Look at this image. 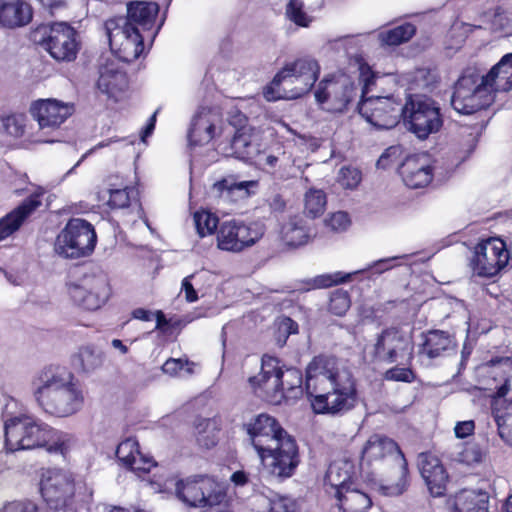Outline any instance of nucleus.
<instances>
[{
	"label": "nucleus",
	"mask_w": 512,
	"mask_h": 512,
	"mask_svg": "<svg viewBox=\"0 0 512 512\" xmlns=\"http://www.w3.org/2000/svg\"><path fill=\"white\" fill-rule=\"evenodd\" d=\"M193 221L197 234L201 238L214 234L219 223L218 217L206 210L196 211L193 215Z\"/></svg>",
	"instance_id": "a18cd8bd"
},
{
	"label": "nucleus",
	"mask_w": 512,
	"mask_h": 512,
	"mask_svg": "<svg viewBox=\"0 0 512 512\" xmlns=\"http://www.w3.org/2000/svg\"><path fill=\"white\" fill-rule=\"evenodd\" d=\"M219 115L210 110L203 108L193 118L188 138L192 146L203 145L209 143L215 136L216 130L219 129Z\"/></svg>",
	"instance_id": "cd10ccee"
},
{
	"label": "nucleus",
	"mask_w": 512,
	"mask_h": 512,
	"mask_svg": "<svg viewBox=\"0 0 512 512\" xmlns=\"http://www.w3.org/2000/svg\"><path fill=\"white\" fill-rule=\"evenodd\" d=\"M108 194V205L112 208L121 209L128 207L131 199L135 197V190L127 186L124 188H110Z\"/></svg>",
	"instance_id": "de8ad7c7"
},
{
	"label": "nucleus",
	"mask_w": 512,
	"mask_h": 512,
	"mask_svg": "<svg viewBox=\"0 0 512 512\" xmlns=\"http://www.w3.org/2000/svg\"><path fill=\"white\" fill-rule=\"evenodd\" d=\"M1 417L5 448L9 452L44 449L49 454L66 457L77 447L74 434L56 429L27 413L23 403L5 396Z\"/></svg>",
	"instance_id": "f257e3e1"
},
{
	"label": "nucleus",
	"mask_w": 512,
	"mask_h": 512,
	"mask_svg": "<svg viewBox=\"0 0 512 512\" xmlns=\"http://www.w3.org/2000/svg\"><path fill=\"white\" fill-rule=\"evenodd\" d=\"M481 457V450L476 444H466L461 446L455 456V460L460 463L471 465L473 463H478L481 460Z\"/></svg>",
	"instance_id": "13d9d810"
},
{
	"label": "nucleus",
	"mask_w": 512,
	"mask_h": 512,
	"mask_svg": "<svg viewBox=\"0 0 512 512\" xmlns=\"http://www.w3.org/2000/svg\"><path fill=\"white\" fill-rule=\"evenodd\" d=\"M357 94L352 78L344 73H338L329 75L319 82L315 90V99L324 110L341 113L347 109Z\"/></svg>",
	"instance_id": "ddd939ff"
},
{
	"label": "nucleus",
	"mask_w": 512,
	"mask_h": 512,
	"mask_svg": "<svg viewBox=\"0 0 512 512\" xmlns=\"http://www.w3.org/2000/svg\"><path fill=\"white\" fill-rule=\"evenodd\" d=\"M32 394L45 414L57 418L77 414L85 401L84 392L73 374L55 366L42 369L33 378Z\"/></svg>",
	"instance_id": "20e7f679"
},
{
	"label": "nucleus",
	"mask_w": 512,
	"mask_h": 512,
	"mask_svg": "<svg viewBox=\"0 0 512 512\" xmlns=\"http://www.w3.org/2000/svg\"><path fill=\"white\" fill-rule=\"evenodd\" d=\"M511 21L512 17L510 13L501 8H497L490 19V27L495 31L504 30L509 26Z\"/></svg>",
	"instance_id": "052dcab7"
},
{
	"label": "nucleus",
	"mask_w": 512,
	"mask_h": 512,
	"mask_svg": "<svg viewBox=\"0 0 512 512\" xmlns=\"http://www.w3.org/2000/svg\"><path fill=\"white\" fill-rule=\"evenodd\" d=\"M356 475L355 466L348 460L332 462L324 478V487L328 495H341L347 488H352Z\"/></svg>",
	"instance_id": "a878e982"
},
{
	"label": "nucleus",
	"mask_w": 512,
	"mask_h": 512,
	"mask_svg": "<svg viewBox=\"0 0 512 512\" xmlns=\"http://www.w3.org/2000/svg\"><path fill=\"white\" fill-rule=\"evenodd\" d=\"M99 508L101 509V512H149L135 505L122 507L111 504H102Z\"/></svg>",
	"instance_id": "338daca9"
},
{
	"label": "nucleus",
	"mask_w": 512,
	"mask_h": 512,
	"mask_svg": "<svg viewBox=\"0 0 512 512\" xmlns=\"http://www.w3.org/2000/svg\"><path fill=\"white\" fill-rule=\"evenodd\" d=\"M489 496L486 492L463 490L451 504L453 512H488Z\"/></svg>",
	"instance_id": "c9c22d12"
},
{
	"label": "nucleus",
	"mask_w": 512,
	"mask_h": 512,
	"mask_svg": "<svg viewBox=\"0 0 512 512\" xmlns=\"http://www.w3.org/2000/svg\"><path fill=\"white\" fill-rule=\"evenodd\" d=\"M268 499L269 512H296V502L287 496L276 493L271 494Z\"/></svg>",
	"instance_id": "3c124183"
},
{
	"label": "nucleus",
	"mask_w": 512,
	"mask_h": 512,
	"mask_svg": "<svg viewBox=\"0 0 512 512\" xmlns=\"http://www.w3.org/2000/svg\"><path fill=\"white\" fill-rule=\"evenodd\" d=\"M281 390L283 398L298 397L302 394V374L296 368H281Z\"/></svg>",
	"instance_id": "37998d69"
},
{
	"label": "nucleus",
	"mask_w": 512,
	"mask_h": 512,
	"mask_svg": "<svg viewBox=\"0 0 512 512\" xmlns=\"http://www.w3.org/2000/svg\"><path fill=\"white\" fill-rule=\"evenodd\" d=\"M264 234L262 224H245L230 220L220 224L217 234V247L222 251L238 253L253 246Z\"/></svg>",
	"instance_id": "a211bd4d"
},
{
	"label": "nucleus",
	"mask_w": 512,
	"mask_h": 512,
	"mask_svg": "<svg viewBox=\"0 0 512 512\" xmlns=\"http://www.w3.org/2000/svg\"><path fill=\"white\" fill-rule=\"evenodd\" d=\"M359 78L363 83L361 100L358 104L359 113L371 125L380 129L393 128L401 118L402 102L394 96H367L370 85L376 78V73L364 62L357 58Z\"/></svg>",
	"instance_id": "423d86ee"
},
{
	"label": "nucleus",
	"mask_w": 512,
	"mask_h": 512,
	"mask_svg": "<svg viewBox=\"0 0 512 512\" xmlns=\"http://www.w3.org/2000/svg\"><path fill=\"white\" fill-rule=\"evenodd\" d=\"M475 423L473 420L457 422L454 427V433L457 438L463 439L474 433Z\"/></svg>",
	"instance_id": "0e129e2a"
},
{
	"label": "nucleus",
	"mask_w": 512,
	"mask_h": 512,
	"mask_svg": "<svg viewBox=\"0 0 512 512\" xmlns=\"http://www.w3.org/2000/svg\"><path fill=\"white\" fill-rule=\"evenodd\" d=\"M361 172L355 167H342L337 181L345 189H355L361 182Z\"/></svg>",
	"instance_id": "864d4df0"
},
{
	"label": "nucleus",
	"mask_w": 512,
	"mask_h": 512,
	"mask_svg": "<svg viewBox=\"0 0 512 512\" xmlns=\"http://www.w3.org/2000/svg\"><path fill=\"white\" fill-rule=\"evenodd\" d=\"M491 93L512 89V53L504 55L491 70L482 76Z\"/></svg>",
	"instance_id": "473e14b6"
},
{
	"label": "nucleus",
	"mask_w": 512,
	"mask_h": 512,
	"mask_svg": "<svg viewBox=\"0 0 512 512\" xmlns=\"http://www.w3.org/2000/svg\"><path fill=\"white\" fill-rule=\"evenodd\" d=\"M416 32L413 24L405 23L395 28L381 31L378 39L383 45L396 46L410 40Z\"/></svg>",
	"instance_id": "79ce46f5"
},
{
	"label": "nucleus",
	"mask_w": 512,
	"mask_h": 512,
	"mask_svg": "<svg viewBox=\"0 0 512 512\" xmlns=\"http://www.w3.org/2000/svg\"><path fill=\"white\" fill-rule=\"evenodd\" d=\"M384 377L386 380L389 381H401V382H407L410 383L414 380L415 375L413 371L407 367H393L388 369Z\"/></svg>",
	"instance_id": "bf43d9fd"
},
{
	"label": "nucleus",
	"mask_w": 512,
	"mask_h": 512,
	"mask_svg": "<svg viewBox=\"0 0 512 512\" xmlns=\"http://www.w3.org/2000/svg\"><path fill=\"white\" fill-rule=\"evenodd\" d=\"M453 348L451 337L442 331H430L425 336L421 352L429 358L440 357Z\"/></svg>",
	"instance_id": "58836bf2"
},
{
	"label": "nucleus",
	"mask_w": 512,
	"mask_h": 512,
	"mask_svg": "<svg viewBox=\"0 0 512 512\" xmlns=\"http://www.w3.org/2000/svg\"><path fill=\"white\" fill-rule=\"evenodd\" d=\"M77 359L84 372H92L102 366L104 355L93 345H85L79 348Z\"/></svg>",
	"instance_id": "c03bdc74"
},
{
	"label": "nucleus",
	"mask_w": 512,
	"mask_h": 512,
	"mask_svg": "<svg viewBox=\"0 0 512 512\" xmlns=\"http://www.w3.org/2000/svg\"><path fill=\"white\" fill-rule=\"evenodd\" d=\"M306 391L315 413L340 415L357 403L355 379L349 368L330 356H317L306 368Z\"/></svg>",
	"instance_id": "f03ea898"
},
{
	"label": "nucleus",
	"mask_w": 512,
	"mask_h": 512,
	"mask_svg": "<svg viewBox=\"0 0 512 512\" xmlns=\"http://www.w3.org/2000/svg\"><path fill=\"white\" fill-rule=\"evenodd\" d=\"M258 181H235L233 178H224L213 185V192L225 200L244 199L255 193Z\"/></svg>",
	"instance_id": "f704fd0d"
},
{
	"label": "nucleus",
	"mask_w": 512,
	"mask_h": 512,
	"mask_svg": "<svg viewBox=\"0 0 512 512\" xmlns=\"http://www.w3.org/2000/svg\"><path fill=\"white\" fill-rule=\"evenodd\" d=\"M324 224L333 232H344L349 228L351 220L346 212L338 211L328 215Z\"/></svg>",
	"instance_id": "6e6d98bb"
},
{
	"label": "nucleus",
	"mask_w": 512,
	"mask_h": 512,
	"mask_svg": "<svg viewBox=\"0 0 512 512\" xmlns=\"http://www.w3.org/2000/svg\"><path fill=\"white\" fill-rule=\"evenodd\" d=\"M351 301L349 294L344 290H336L330 297L329 310L337 315H344L350 308Z\"/></svg>",
	"instance_id": "603ef678"
},
{
	"label": "nucleus",
	"mask_w": 512,
	"mask_h": 512,
	"mask_svg": "<svg viewBox=\"0 0 512 512\" xmlns=\"http://www.w3.org/2000/svg\"><path fill=\"white\" fill-rule=\"evenodd\" d=\"M33 39L57 61H72L76 58V31L65 22L39 25L33 32Z\"/></svg>",
	"instance_id": "1a4fd4ad"
},
{
	"label": "nucleus",
	"mask_w": 512,
	"mask_h": 512,
	"mask_svg": "<svg viewBox=\"0 0 512 512\" xmlns=\"http://www.w3.org/2000/svg\"><path fill=\"white\" fill-rule=\"evenodd\" d=\"M493 101L494 96L482 76L474 69H467L455 83L451 105L458 113L471 115Z\"/></svg>",
	"instance_id": "0eeeda50"
},
{
	"label": "nucleus",
	"mask_w": 512,
	"mask_h": 512,
	"mask_svg": "<svg viewBox=\"0 0 512 512\" xmlns=\"http://www.w3.org/2000/svg\"><path fill=\"white\" fill-rule=\"evenodd\" d=\"M5 131L13 137H21L25 133L26 117L22 114L10 115L3 119Z\"/></svg>",
	"instance_id": "4d7b16f0"
},
{
	"label": "nucleus",
	"mask_w": 512,
	"mask_h": 512,
	"mask_svg": "<svg viewBox=\"0 0 512 512\" xmlns=\"http://www.w3.org/2000/svg\"><path fill=\"white\" fill-rule=\"evenodd\" d=\"M193 278H194L193 274L185 277L182 280V285H181V290L184 292L185 299L189 303L195 302L198 299V294H197L196 290L194 289L192 281H191Z\"/></svg>",
	"instance_id": "69168bd1"
},
{
	"label": "nucleus",
	"mask_w": 512,
	"mask_h": 512,
	"mask_svg": "<svg viewBox=\"0 0 512 512\" xmlns=\"http://www.w3.org/2000/svg\"><path fill=\"white\" fill-rule=\"evenodd\" d=\"M116 456L126 468L139 477L157 465L152 457L140 451L138 441L134 438L123 440L117 447Z\"/></svg>",
	"instance_id": "393cba45"
},
{
	"label": "nucleus",
	"mask_w": 512,
	"mask_h": 512,
	"mask_svg": "<svg viewBox=\"0 0 512 512\" xmlns=\"http://www.w3.org/2000/svg\"><path fill=\"white\" fill-rule=\"evenodd\" d=\"M66 294L77 307L86 311H96L110 298L109 282L103 274H85L66 283Z\"/></svg>",
	"instance_id": "9d476101"
},
{
	"label": "nucleus",
	"mask_w": 512,
	"mask_h": 512,
	"mask_svg": "<svg viewBox=\"0 0 512 512\" xmlns=\"http://www.w3.org/2000/svg\"><path fill=\"white\" fill-rule=\"evenodd\" d=\"M326 195L320 189H310L304 197L305 212L308 216L316 218L320 216L326 208Z\"/></svg>",
	"instance_id": "49530a36"
},
{
	"label": "nucleus",
	"mask_w": 512,
	"mask_h": 512,
	"mask_svg": "<svg viewBox=\"0 0 512 512\" xmlns=\"http://www.w3.org/2000/svg\"><path fill=\"white\" fill-rule=\"evenodd\" d=\"M246 122V117L243 114L238 115L239 128L229 124L219 131V135L225 137L232 136V139L227 142H221L218 144V150L225 156L236 157L242 160L252 159L259 153L258 146L256 144V136L254 129L250 126L243 124Z\"/></svg>",
	"instance_id": "aec40b11"
},
{
	"label": "nucleus",
	"mask_w": 512,
	"mask_h": 512,
	"mask_svg": "<svg viewBox=\"0 0 512 512\" xmlns=\"http://www.w3.org/2000/svg\"><path fill=\"white\" fill-rule=\"evenodd\" d=\"M127 86L125 72L114 60H109L100 65L98 89L108 97L116 98L117 94Z\"/></svg>",
	"instance_id": "c756f323"
},
{
	"label": "nucleus",
	"mask_w": 512,
	"mask_h": 512,
	"mask_svg": "<svg viewBox=\"0 0 512 512\" xmlns=\"http://www.w3.org/2000/svg\"><path fill=\"white\" fill-rule=\"evenodd\" d=\"M245 427L263 471L280 480L292 477L300 463L294 437L268 414H259Z\"/></svg>",
	"instance_id": "7ed1b4c3"
},
{
	"label": "nucleus",
	"mask_w": 512,
	"mask_h": 512,
	"mask_svg": "<svg viewBox=\"0 0 512 512\" xmlns=\"http://www.w3.org/2000/svg\"><path fill=\"white\" fill-rule=\"evenodd\" d=\"M249 382L254 391L268 402L279 404L282 401L281 366L277 358L263 356L260 373L249 378Z\"/></svg>",
	"instance_id": "5701e85b"
},
{
	"label": "nucleus",
	"mask_w": 512,
	"mask_h": 512,
	"mask_svg": "<svg viewBox=\"0 0 512 512\" xmlns=\"http://www.w3.org/2000/svg\"><path fill=\"white\" fill-rule=\"evenodd\" d=\"M399 81L408 90L427 89L436 82V73L428 68H418L402 74Z\"/></svg>",
	"instance_id": "ea45409f"
},
{
	"label": "nucleus",
	"mask_w": 512,
	"mask_h": 512,
	"mask_svg": "<svg viewBox=\"0 0 512 512\" xmlns=\"http://www.w3.org/2000/svg\"><path fill=\"white\" fill-rule=\"evenodd\" d=\"M218 423L215 419L199 418L195 422V435L198 444L204 448H212L218 441Z\"/></svg>",
	"instance_id": "a19ab883"
},
{
	"label": "nucleus",
	"mask_w": 512,
	"mask_h": 512,
	"mask_svg": "<svg viewBox=\"0 0 512 512\" xmlns=\"http://www.w3.org/2000/svg\"><path fill=\"white\" fill-rule=\"evenodd\" d=\"M188 362L182 359L170 358L162 365V371L170 376H176Z\"/></svg>",
	"instance_id": "e2e57ef3"
},
{
	"label": "nucleus",
	"mask_w": 512,
	"mask_h": 512,
	"mask_svg": "<svg viewBox=\"0 0 512 512\" xmlns=\"http://www.w3.org/2000/svg\"><path fill=\"white\" fill-rule=\"evenodd\" d=\"M418 466L431 495H443L448 476L440 460L432 454L421 453L418 456Z\"/></svg>",
	"instance_id": "bb28decb"
},
{
	"label": "nucleus",
	"mask_w": 512,
	"mask_h": 512,
	"mask_svg": "<svg viewBox=\"0 0 512 512\" xmlns=\"http://www.w3.org/2000/svg\"><path fill=\"white\" fill-rule=\"evenodd\" d=\"M41 193L32 194L12 212L0 219V241L19 229L23 221L41 205Z\"/></svg>",
	"instance_id": "7c9ffc66"
},
{
	"label": "nucleus",
	"mask_w": 512,
	"mask_h": 512,
	"mask_svg": "<svg viewBox=\"0 0 512 512\" xmlns=\"http://www.w3.org/2000/svg\"><path fill=\"white\" fill-rule=\"evenodd\" d=\"M394 465L399 477L395 484L382 485L384 495L397 496L407 487V462L398 444L382 434L371 435L363 444L361 450V466L378 470L384 466Z\"/></svg>",
	"instance_id": "39448f33"
},
{
	"label": "nucleus",
	"mask_w": 512,
	"mask_h": 512,
	"mask_svg": "<svg viewBox=\"0 0 512 512\" xmlns=\"http://www.w3.org/2000/svg\"><path fill=\"white\" fill-rule=\"evenodd\" d=\"M279 331L286 336L298 332V324L291 318L284 317L279 321Z\"/></svg>",
	"instance_id": "774afa93"
},
{
	"label": "nucleus",
	"mask_w": 512,
	"mask_h": 512,
	"mask_svg": "<svg viewBox=\"0 0 512 512\" xmlns=\"http://www.w3.org/2000/svg\"><path fill=\"white\" fill-rule=\"evenodd\" d=\"M401 117L408 129L420 139H426L430 134L438 132L443 123L436 103L419 94L407 95L406 103L402 105Z\"/></svg>",
	"instance_id": "6e6552de"
},
{
	"label": "nucleus",
	"mask_w": 512,
	"mask_h": 512,
	"mask_svg": "<svg viewBox=\"0 0 512 512\" xmlns=\"http://www.w3.org/2000/svg\"><path fill=\"white\" fill-rule=\"evenodd\" d=\"M159 12V6L150 1H132L127 4L129 24L139 28L140 32L151 30Z\"/></svg>",
	"instance_id": "2f4dec72"
},
{
	"label": "nucleus",
	"mask_w": 512,
	"mask_h": 512,
	"mask_svg": "<svg viewBox=\"0 0 512 512\" xmlns=\"http://www.w3.org/2000/svg\"><path fill=\"white\" fill-rule=\"evenodd\" d=\"M399 258L400 257H398V256H394V257L380 259V260L373 262L367 268H364L359 271H355L353 273L335 272V273H331V274L318 275L309 281L308 289L328 288V287H331L332 285H336V284L343 283V282L350 280L352 275H354V274H358L360 272H364V271H368V270H374L375 273L382 274L383 272L388 271L391 268H393L396 265L393 262Z\"/></svg>",
	"instance_id": "c85d7f7f"
},
{
	"label": "nucleus",
	"mask_w": 512,
	"mask_h": 512,
	"mask_svg": "<svg viewBox=\"0 0 512 512\" xmlns=\"http://www.w3.org/2000/svg\"><path fill=\"white\" fill-rule=\"evenodd\" d=\"M105 31L111 51L118 59L131 62L144 51V36L138 27L130 25L123 16L108 19Z\"/></svg>",
	"instance_id": "9b49d317"
},
{
	"label": "nucleus",
	"mask_w": 512,
	"mask_h": 512,
	"mask_svg": "<svg viewBox=\"0 0 512 512\" xmlns=\"http://www.w3.org/2000/svg\"><path fill=\"white\" fill-rule=\"evenodd\" d=\"M97 236L86 220L71 219L55 241V252L65 258H79L93 252Z\"/></svg>",
	"instance_id": "f8f14e48"
},
{
	"label": "nucleus",
	"mask_w": 512,
	"mask_h": 512,
	"mask_svg": "<svg viewBox=\"0 0 512 512\" xmlns=\"http://www.w3.org/2000/svg\"><path fill=\"white\" fill-rule=\"evenodd\" d=\"M411 338L398 328H387L377 335L373 344L374 357L380 361L393 363L406 355H411Z\"/></svg>",
	"instance_id": "4be33fe9"
},
{
	"label": "nucleus",
	"mask_w": 512,
	"mask_h": 512,
	"mask_svg": "<svg viewBox=\"0 0 512 512\" xmlns=\"http://www.w3.org/2000/svg\"><path fill=\"white\" fill-rule=\"evenodd\" d=\"M484 390L496 398L512 402V359L501 357L490 360L478 368Z\"/></svg>",
	"instance_id": "6ab92c4d"
},
{
	"label": "nucleus",
	"mask_w": 512,
	"mask_h": 512,
	"mask_svg": "<svg viewBox=\"0 0 512 512\" xmlns=\"http://www.w3.org/2000/svg\"><path fill=\"white\" fill-rule=\"evenodd\" d=\"M179 499L192 507H208L211 510L226 500L224 487L209 476H196L177 485Z\"/></svg>",
	"instance_id": "2eb2a0df"
},
{
	"label": "nucleus",
	"mask_w": 512,
	"mask_h": 512,
	"mask_svg": "<svg viewBox=\"0 0 512 512\" xmlns=\"http://www.w3.org/2000/svg\"><path fill=\"white\" fill-rule=\"evenodd\" d=\"M32 19L31 6L22 1L15 0L0 3V25L7 28H16L27 25Z\"/></svg>",
	"instance_id": "72a5a7b5"
},
{
	"label": "nucleus",
	"mask_w": 512,
	"mask_h": 512,
	"mask_svg": "<svg viewBox=\"0 0 512 512\" xmlns=\"http://www.w3.org/2000/svg\"><path fill=\"white\" fill-rule=\"evenodd\" d=\"M510 252L503 240L491 237L479 242L471 260L473 273L480 277L492 278L508 264Z\"/></svg>",
	"instance_id": "dca6fc26"
},
{
	"label": "nucleus",
	"mask_w": 512,
	"mask_h": 512,
	"mask_svg": "<svg viewBox=\"0 0 512 512\" xmlns=\"http://www.w3.org/2000/svg\"><path fill=\"white\" fill-rule=\"evenodd\" d=\"M493 417L500 438L512 446V413L496 410L493 411Z\"/></svg>",
	"instance_id": "09e8293b"
},
{
	"label": "nucleus",
	"mask_w": 512,
	"mask_h": 512,
	"mask_svg": "<svg viewBox=\"0 0 512 512\" xmlns=\"http://www.w3.org/2000/svg\"><path fill=\"white\" fill-rule=\"evenodd\" d=\"M276 75L269 85L263 89V96L267 101H277L279 99H293L290 92L285 89L284 82L281 80L277 83Z\"/></svg>",
	"instance_id": "5fc2aeb1"
},
{
	"label": "nucleus",
	"mask_w": 512,
	"mask_h": 512,
	"mask_svg": "<svg viewBox=\"0 0 512 512\" xmlns=\"http://www.w3.org/2000/svg\"><path fill=\"white\" fill-rule=\"evenodd\" d=\"M400 174L407 187L423 188L433 178L432 159L424 153L408 156L401 165Z\"/></svg>",
	"instance_id": "b1692460"
},
{
	"label": "nucleus",
	"mask_w": 512,
	"mask_h": 512,
	"mask_svg": "<svg viewBox=\"0 0 512 512\" xmlns=\"http://www.w3.org/2000/svg\"><path fill=\"white\" fill-rule=\"evenodd\" d=\"M282 241L291 247L306 244L310 239V231L302 216L296 215L282 224L280 229Z\"/></svg>",
	"instance_id": "e433bc0d"
},
{
	"label": "nucleus",
	"mask_w": 512,
	"mask_h": 512,
	"mask_svg": "<svg viewBox=\"0 0 512 512\" xmlns=\"http://www.w3.org/2000/svg\"><path fill=\"white\" fill-rule=\"evenodd\" d=\"M0 512H40L32 501H14L5 504Z\"/></svg>",
	"instance_id": "680f3d73"
},
{
	"label": "nucleus",
	"mask_w": 512,
	"mask_h": 512,
	"mask_svg": "<svg viewBox=\"0 0 512 512\" xmlns=\"http://www.w3.org/2000/svg\"><path fill=\"white\" fill-rule=\"evenodd\" d=\"M302 0H290L287 4L286 14L288 18L298 26L307 27L312 18L303 10Z\"/></svg>",
	"instance_id": "8fccbe9b"
},
{
	"label": "nucleus",
	"mask_w": 512,
	"mask_h": 512,
	"mask_svg": "<svg viewBox=\"0 0 512 512\" xmlns=\"http://www.w3.org/2000/svg\"><path fill=\"white\" fill-rule=\"evenodd\" d=\"M320 73L318 62L309 57L286 63L276 74V82L283 81L292 98H299L314 86Z\"/></svg>",
	"instance_id": "f3484780"
},
{
	"label": "nucleus",
	"mask_w": 512,
	"mask_h": 512,
	"mask_svg": "<svg viewBox=\"0 0 512 512\" xmlns=\"http://www.w3.org/2000/svg\"><path fill=\"white\" fill-rule=\"evenodd\" d=\"M40 492L46 503L53 509H59L74 494V482L70 472L50 468L42 472Z\"/></svg>",
	"instance_id": "412c9836"
},
{
	"label": "nucleus",
	"mask_w": 512,
	"mask_h": 512,
	"mask_svg": "<svg viewBox=\"0 0 512 512\" xmlns=\"http://www.w3.org/2000/svg\"><path fill=\"white\" fill-rule=\"evenodd\" d=\"M29 113L40 129L33 142L54 143L57 139L46 137L44 131L53 132L59 129L74 113V105L56 98L37 99L30 104Z\"/></svg>",
	"instance_id": "4468645a"
},
{
	"label": "nucleus",
	"mask_w": 512,
	"mask_h": 512,
	"mask_svg": "<svg viewBox=\"0 0 512 512\" xmlns=\"http://www.w3.org/2000/svg\"><path fill=\"white\" fill-rule=\"evenodd\" d=\"M333 497L342 512H367L372 504L370 497L356 487L347 488L341 495Z\"/></svg>",
	"instance_id": "4c0bfd02"
}]
</instances>
